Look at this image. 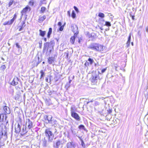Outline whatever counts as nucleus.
Instances as JSON below:
<instances>
[{"label":"nucleus","instance_id":"1","mask_svg":"<svg viewBox=\"0 0 148 148\" xmlns=\"http://www.w3.org/2000/svg\"><path fill=\"white\" fill-rule=\"evenodd\" d=\"M46 137L42 140V145L43 147H46L48 144V143L52 142L54 138V135L49 130H46L45 132Z\"/></svg>","mask_w":148,"mask_h":148},{"label":"nucleus","instance_id":"2","mask_svg":"<svg viewBox=\"0 0 148 148\" xmlns=\"http://www.w3.org/2000/svg\"><path fill=\"white\" fill-rule=\"evenodd\" d=\"M55 43L54 40H51L49 42H47L45 43L43 48V52L45 51L47 55H49L53 49Z\"/></svg>","mask_w":148,"mask_h":148},{"label":"nucleus","instance_id":"3","mask_svg":"<svg viewBox=\"0 0 148 148\" xmlns=\"http://www.w3.org/2000/svg\"><path fill=\"white\" fill-rule=\"evenodd\" d=\"M103 45L98 43H91L88 46V48L96 51L100 52L103 51Z\"/></svg>","mask_w":148,"mask_h":148},{"label":"nucleus","instance_id":"4","mask_svg":"<svg viewBox=\"0 0 148 148\" xmlns=\"http://www.w3.org/2000/svg\"><path fill=\"white\" fill-rule=\"evenodd\" d=\"M98 73H96L95 72H93L91 75L90 80L93 85L97 84L98 80L99 79Z\"/></svg>","mask_w":148,"mask_h":148},{"label":"nucleus","instance_id":"5","mask_svg":"<svg viewBox=\"0 0 148 148\" xmlns=\"http://www.w3.org/2000/svg\"><path fill=\"white\" fill-rule=\"evenodd\" d=\"M71 116L75 120L77 121H79L81 120L80 117L77 113L75 112L72 107L71 108Z\"/></svg>","mask_w":148,"mask_h":148},{"label":"nucleus","instance_id":"6","mask_svg":"<svg viewBox=\"0 0 148 148\" xmlns=\"http://www.w3.org/2000/svg\"><path fill=\"white\" fill-rule=\"evenodd\" d=\"M7 116L5 114H0V122H3L2 123L8 122L7 120Z\"/></svg>","mask_w":148,"mask_h":148},{"label":"nucleus","instance_id":"7","mask_svg":"<svg viewBox=\"0 0 148 148\" xmlns=\"http://www.w3.org/2000/svg\"><path fill=\"white\" fill-rule=\"evenodd\" d=\"M21 126L18 123H16L15 125V132L16 134L19 133L21 131Z\"/></svg>","mask_w":148,"mask_h":148},{"label":"nucleus","instance_id":"8","mask_svg":"<svg viewBox=\"0 0 148 148\" xmlns=\"http://www.w3.org/2000/svg\"><path fill=\"white\" fill-rule=\"evenodd\" d=\"M16 17L17 15L16 14H14L13 18L10 21L4 22L3 24L4 25H10L12 24L14 22V20L16 19Z\"/></svg>","mask_w":148,"mask_h":148},{"label":"nucleus","instance_id":"9","mask_svg":"<svg viewBox=\"0 0 148 148\" xmlns=\"http://www.w3.org/2000/svg\"><path fill=\"white\" fill-rule=\"evenodd\" d=\"M71 29L74 34H76L77 35L78 34L79 32L77 31L78 27L76 25L72 24L71 25Z\"/></svg>","mask_w":148,"mask_h":148},{"label":"nucleus","instance_id":"10","mask_svg":"<svg viewBox=\"0 0 148 148\" xmlns=\"http://www.w3.org/2000/svg\"><path fill=\"white\" fill-rule=\"evenodd\" d=\"M53 119L52 116L51 115H47L44 116V119L46 121V123H49L51 119Z\"/></svg>","mask_w":148,"mask_h":148},{"label":"nucleus","instance_id":"11","mask_svg":"<svg viewBox=\"0 0 148 148\" xmlns=\"http://www.w3.org/2000/svg\"><path fill=\"white\" fill-rule=\"evenodd\" d=\"M30 8L28 5L25 8H23V9L21 11V16H23L24 13H25L28 11L29 12L30 11Z\"/></svg>","mask_w":148,"mask_h":148},{"label":"nucleus","instance_id":"12","mask_svg":"<svg viewBox=\"0 0 148 148\" xmlns=\"http://www.w3.org/2000/svg\"><path fill=\"white\" fill-rule=\"evenodd\" d=\"M7 136V131L6 129L4 130L1 129L0 131V138L2 137V136Z\"/></svg>","mask_w":148,"mask_h":148},{"label":"nucleus","instance_id":"13","mask_svg":"<svg viewBox=\"0 0 148 148\" xmlns=\"http://www.w3.org/2000/svg\"><path fill=\"white\" fill-rule=\"evenodd\" d=\"M61 141L60 140H58L55 143H54L53 147L55 148H59V146L61 144Z\"/></svg>","mask_w":148,"mask_h":148},{"label":"nucleus","instance_id":"14","mask_svg":"<svg viewBox=\"0 0 148 148\" xmlns=\"http://www.w3.org/2000/svg\"><path fill=\"white\" fill-rule=\"evenodd\" d=\"M75 145L73 143L69 142L67 143V148H75Z\"/></svg>","mask_w":148,"mask_h":148},{"label":"nucleus","instance_id":"15","mask_svg":"<svg viewBox=\"0 0 148 148\" xmlns=\"http://www.w3.org/2000/svg\"><path fill=\"white\" fill-rule=\"evenodd\" d=\"M18 78L16 77L14 78L12 82V84L13 86H15L18 83Z\"/></svg>","mask_w":148,"mask_h":148},{"label":"nucleus","instance_id":"16","mask_svg":"<svg viewBox=\"0 0 148 148\" xmlns=\"http://www.w3.org/2000/svg\"><path fill=\"white\" fill-rule=\"evenodd\" d=\"M77 34H75L73 36H72L70 38V41L73 44H74L75 39L77 36Z\"/></svg>","mask_w":148,"mask_h":148},{"label":"nucleus","instance_id":"17","mask_svg":"<svg viewBox=\"0 0 148 148\" xmlns=\"http://www.w3.org/2000/svg\"><path fill=\"white\" fill-rule=\"evenodd\" d=\"M4 110L5 113L7 114H9L10 112V111L9 108L6 106H5L4 107Z\"/></svg>","mask_w":148,"mask_h":148},{"label":"nucleus","instance_id":"18","mask_svg":"<svg viewBox=\"0 0 148 148\" xmlns=\"http://www.w3.org/2000/svg\"><path fill=\"white\" fill-rule=\"evenodd\" d=\"M46 18V16L45 15H44L43 16H39V19H38V22H42Z\"/></svg>","mask_w":148,"mask_h":148},{"label":"nucleus","instance_id":"19","mask_svg":"<svg viewBox=\"0 0 148 148\" xmlns=\"http://www.w3.org/2000/svg\"><path fill=\"white\" fill-rule=\"evenodd\" d=\"M57 121L54 119H51L49 123L51 124V125L52 126L55 125L57 123Z\"/></svg>","mask_w":148,"mask_h":148},{"label":"nucleus","instance_id":"20","mask_svg":"<svg viewBox=\"0 0 148 148\" xmlns=\"http://www.w3.org/2000/svg\"><path fill=\"white\" fill-rule=\"evenodd\" d=\"M102 23V26H106L109 27L111 25L109 21H106L105 22V23Z\"/></svg>","mask_w":148,"mask_h":148},{"label":"nucleus","instance_id":"21","mask_svg":"<svg viewBox=\"0 0 148 148\" xmlns=\"http://www.w3.org/2000/svg\"><path fill=\"white\" fill-rule=\"evenodd\" d=\"M39 31L40 32V35L41 36L44 37L46 33V31H42L41 29H40Z\"/></svg>","mask_w":148,"mask_h":148},{"label":"nucleus","instance_id":"22","mask_svg":"<svg viewBox=\"0 0 148 148\" xmlns=\"http://www.w3.org/2000/svg\"><path fill=\"white\" fill-rule=\"evenodd\" d=\"M78 128L80 130L83 129L86 132H87V130L86 129L84 126L83 125H80L78 127Z\"/></svg>","mask_w":148,"mask_h":148},{"label":"nucleus","instance_id":"23","mask_svg":"<svg viewBox=\"0 0 148 148\" xmlns=\"http://www.w3.org/2000/svg\"><path fill=\"white\" fill-rule=\"evenodd\" d=\"M131 39V36L130 34L128 38V40L126 43L127 47H128L130 44V40Z\"/></svg>","mask_w":148,"mask_h":148},{"label":"nucleus","instance_id":"24","mask_svg":"<svg viewBox=\"0 0 148 148\" xmlns=\"http://www.w3.org/2000/svg\"><path fill=\"white\" fill-rule=\"evenodd\" d=\"M71 130L72 132V134L76 136L77 133V132L76 131V130L75 129L73 128V127H71Z\"/></svg>","mask_w":148,"mask_h":148},{"label":"nucleus","instance_id":"25","mask_svg":"<svg viewBox=\"0 0 148 148\" xmlns=\"http://www.w3.org/2000/svg\"><path fill=\"white\" fill-rule=\"evenodd\" d=\"M52 32V28L51 27L49 28V31L48 32L47 37L48 38H49L50 36V35L51 34Z\"/></svg>","mask_w":148,"mask_h":148},{"label":"nucleus","instance_id":"26","mask_svg":"<svg viewBox=\"0 0 148 148\" xmlns=\"http://www.w3.org/2000/svg\"><path fill=\"white\" fill-rule=\"evenodd\" d=\"M54 60L53 57H49L48 59V62L50 64H52V63L54 62Z\"/></svg>","mask_w":148,"mask_h":148},{"label":"nucleus","instance_id":"27","mask_svg":"<svg viewBox=\"0 0 148 148\" xmlns=\"http://www.w3.org/2000/svg\"><path fill=\"white\" fill-rule=\"evenodd\" d=\"M18 49L16 51V54L17 55H18L21 53L22 52V49L21 48H18L17 49Z\"/></svg>","mask_w":148,"mask_h":148},{"label":"nucleus","instance_id":"28","mask_svg":"<svg viewBox=\"0 0 148 148\" xmlns=\"http://www.w3.org/2000/svg\"><path fill=\"white\" fill-rule=\"evenodd\" d=\"M28 128L29 129L32 128V123L29 119L28 120Z\"/></svg>","mask_w":148,"mask_h":148},{"label":"nucleus","instance_id":"29","mask_svg":"<svg viewBox=\"0 0 148 148\" xmlns=\"http://www.w3.org/2000/svg\"><path fill=\"white\" fill-rule=\"evenodd\" d=\"M26 126L24 125H23L22 128V131L23 134H25L27 132V131H26Z\"/></svg>","mask_w":148,"mask_h":148},{"label":"nucleus","instance_id":"30","mask_svg":"<svg viewBox=\"0 0 148 148\" xmlns=\"http://www.w3.org/2000/svg\"><path fill=\"white\" fill-rule=\"evenodd\" d=\"M40 73H41V75L40 77V79H41L42 78L44 77L45 75V73L42 70H41L40 71Z\"/></svg>","mask_w":148,"mask_h":148},{"label":"nucleus","instance_id":"31","mask_svg":"<svg viewBox=\"0 0 148 148\" xmlns=\"http://www.w3.org/2000/svg\"><path fill=\"white\" fill-rule=\"evenodd\" d=\"M98 16L101 17V18H103L105 17V15L103 13L101 12H99L98 14Z\"/></svg>","mask_w":148,"mask_h":148},{"label":"nucleus","instance_id":"32","mask_svg":"<svg viewBox=\"0 0 148 148\" xmlns=\"http://www.w3.org/2000/svg\"><path fill=\"white\" fill-rule=\"evenodd\" d=\"M46 8L45 7H42L41 8V10L40 11V13H43L45 10H46Z\"/></svg>","mask_w":148,"mask_h":148},{"label":"nucleus","instance_id":"33","mask_svg":"<svg viewBox=\"0 0 148 148\" xmlns=\"http://www.w3.org/2000/svg\"><path fill=\"white\" fill-rule=\"evenodd\" d=\"M88 61L89 62L90 64V65L92 64L93 62H94V61L93 59L89 58L88 60Z\"/></svg>","mask_w":148,"mask_h":148},{"label":"nucleus","instance_id":"34","mask_svg":"<svg viewBox=\"0 0 148 148\" xmlns=\"http://www.w3.org/2000/svg\"><path fill=\"white\" fill-rule=\"evenodd\" d=\"M70 86V84L68 82H67L65 86V89H66V90H67L68 89V88H69Z\"/></svg>","mask_w":148,"mask_h":148},{"label":"nucleus","instance_id":"35","mask_svg":"<svg viewBox=\"0 0 148 148\" xmlns=\"http://www.w3.org/2000/svg\"><path fill=\"white\" fill-rule=\"evenodd\" d=\"M71 16L73 18H74L76 16V14L74 10H73L72 12Z\"/></svg>","mask_w":148,"mask_h":148},{"label":"nucleus","instance_id":"36","mask_svg":"<svg viewBox=\"0 0 148 148\" xmlns=\"http://www.w3.org/2000/svg\"><path fill=\"white\" fill-rule=\"evenodd\" d=\"M6 67L5 65H3L1 66L0 67V69L2 71H4Z\"/></svg>","mask_w":148,"mask_h":148},{"label":"nucleus","instance_id":"37","mask_svg":"<svg viewBox=\"0 0 148 148\" xmlns=\"http://www.w3.org/2000/svg\"><path fill=\"white\" fill-rule=\"evenodd\" d=\"M14 0H10L9 3V7L13 3Z\"/></svg>","mask_w":148,"mask_h":148},{"label":"nucleus","instance_id":"38","mask_svg":"<svg viewBox=\"0 0 148 148\" xmlns=\"http://www.w3.org/2000/svg\"><path fill=\"white\" fill-rule=\"evenodd\" d=\"M53 92V91L52 90H48V93L49 95L52 94Z\"/></svg>","mask_w":148,"mask_h":148},{"label":"nucleus","instance_id":"39","mask_svg":"<svg viewBox=\"0 0 148 148\" xmlns=\"http://www.w3.org/2000/svg\"><path fill=\"white\" fill-rule=\"evenodd\" d=\"M90 63L86 61L84 64V65L86 67H87V68H88V66H89Z\"/></svg>","mask_w":148,"mask_h":148},{"label":"nucleus","instance_id":"40","mask_svg":"<svg viewBox=\"0 0 148 148\" xmlns=\"http://www.w3.org/2000/svg\"><path fill=\"white\" fill-rule=\"evenodd\" d=\"M81 142V145L84 148H85V144L84 143V141H82Z\"/></svg>","mask_w":148,"mask_h":148},{"label":"nucleus","instance_id":"41","mask_svg":"<svg viewBox=\"0 0 148 148\" xmlns=\"http://www.w3.org/2000/svg\"><path fill=\"white\" fill-rule=\"evenodd\" d=\"M16 46L17 47V49L18 48H21V46L19 45L18 43H16L15 44Z\"/></svg>","mask_w":148,"mask_h":148},{"label":"nucleus","instance_id":"42","mask_svg":"<svg viewBox=\"0 0 148 148\" xmlns=\"http://www.w3.org/2000/svg\"><path fill=\"white\" fill-rule=\"evenodd\" d=\"M64 28V25H62V26H60V27L59 29V31H62Z\"/></svg>","mask_w":148,"mask_h":148},{"label":"nucleus","instance_id":"43","mask_svg":"<svg viewBox=\"0 0 148 148\" xmlns=\"http://www.w3.org/2000/svg\"><path fill=\"white\" fill-rule=\"evenodd\" d=\"M34 4V3L33 1H31L29 2V5L32 6Z\"/></svg>","mask_w":148,"mask_h":148},{"label":"nucleus","instance_id":"44","mask_svg":"<svg viewBox=\"0 0 148 148\" xmlns=\"http://www.w3.org/2000/svg\"><path fill=\"white\" fill-rule=\"evenodd\" d=\"M105 22H106V21H105L104 20L103 18H101V20H100V23L102 25V23H105Z\"/></svg>","mask_w":148,"mask_h":148},{"label":"nucleus","instance_id":"45","mask_svg":"<svg viewBox=\"0 0 148 148\" xmlns=\"http://www.w3.org/2000/svg\"><path fill=\"white\" fill-rule=\"evenodd\" d=\"M74 8L77 12H79V10L76 7L74 6Z\"/></svg>","mask_w":148,"mask_h":148},{"label":"nucleus","instance_id":"46","mask_svg":"<svg viewBox=\"0 0 148 148\" xmlns=\"http://www.w3.org/2000/svg\"><path fill=\"white\" fill-rule=\"evenodd\" d=\"M18 27H19V31H21L22 30V29L23 28V27H21V25H19L18 26Z\"/></svg>","mask_w":148,"mask_h":148},{"label":"nucleus","instance_id":"47","mask_svg":"<svg viewBox=\"0 0 148 148\" xmlns=\"http://www.w3.org/2000/svg\"><path fill=\"white\" fill-rule=\"evenodd\" d=\"M38 61L37 63V66L41 62V60H39V57H38Z\"/></svg>","mask_w":148,"mask_h":148},{"label":"nucleus","instance_id":"48","mask_svg":"<svg viewBox=\"0 0 148 148\" xmlns=\"http://www.w3.org/2000/svg\"><path fill=\"white\" fill-rule=\"evenodd\" d=\"M76 136L78 137L79 138V140L81 141H83V140H82V136H79L77 135H76Z\"/></svg>","mask_w":148,"mask_h":148},{"label":"nucleus","instance_id":"49","mask_svg":"<svg viewBox=\"0 0 148 148\" xmlns=\"http://www.w3.org/2000/svg\"><path fill=\"white\" fill-rule=\"evenodd\" d=\"M106 68H105V69H102L101 70V72H102V73H104L106 71Z\"/></svg>","mask_w":148,"mask_h":148},{"label":"nucleus","instance_id":"50","mask_svg":"<svg viewBox=\"0 0 148 148\" xmlns=\"http://www.w3.org/2000/svg\"><path fill=\"white\" fill-rule=\"evenodd\" d=\"M62 23L61 22H59L58 23V25L60 27L62 26Z\"/></svg>","mask_w":148,"mask_h":148},{"label":"nucleus","instance_id":"51","mask_svg":"<svg viewBox=\"0 0 148 148\" xmlns=\"http://www.w3.org/2000/svg\"><path fill=\"white\" fill-rule=\"evenodd\" d=\"M42 46V41L39 43V47L40 48H41Z\"/></svg>","mask_w":148,"mask_h":148},{"label":"nucleus","instance_id":"52","mask_svg":"<svg viewBox=\"0 0 148 148\" xmlns=\"http://www.w3.org/2000/svg\"><path fill=\"white\" fill-rule=\"evenodd\" d=\"M99 103L97 101H95V105H99Z\"/></svg>","mask_w":148,"mask_h":148},{"label":"nucleus","instance_id":"53","mask_svg":"<svg viewBox=\"0 0 148 148\" xmlns=\"http://www.w3.org/2000/svg\"><path fill=\"white\" fill-rule=\"evenodd\" d=\"M21 24L20 25L21 26L23 27H24L25 26V25H24V24H23L22 23H21Z\"/></svg>","mask_w":148,"mask_h":148},{"label":"nucleus","instance_id":"54","mask_svg":"<svg viewBox=\"0 0 148 148\" xmlns=\"http://www.w3.org/2000/svg\"><path fill=\"white\" fill-rule=\"evenodd\" d=\"M66 53V57L67 58L69 56V53L68 52Z\"/></svg>","mask_w":148,"mask_h":148},{"label":"nucleus","instance_id":"55","mask_svg":"<svg viewBox=\"0 0 148 148\" xmlns=\"http://www.w3.org/2000/svg\"><path fill=\"white\" fill-rule=\"evenodd\" d=\"M132 17V19L133 20H134V16L133 15H130Z\"/></svg>","mask_w":148,"mask_h":148},{"label":"nucleus","instance_id":"56","mask_svg":"<svg viewBox=\"0 0 148 148\" xmlns=\"http://www.w3.org/2000/svg\"><path fill=\"white\" fill-rule=\"evenodd\" d=\"M67 13L69 15V16H70V11H68L67 12Z\"/></svg>","mask_w":148,"mask_h":148},{"label":"nucleus","instance_id":"57","mask_svg":"<svg viewBox=\"0 0 148 148\" xmlns=\"http://www.w3.org/2000/svg\"><path fill=\"white\" fill-rule=\"evenodd\" d=\"M25 21H23L22 23H22L23 24H25Z\"/></svg>","mask_w":148,"mask_h":148},{"label":"nucleus","instance_id":"58","mask_svg":"<svg viewBox=\"0 0 148 148\" xmlns=\"http://www.w3.org/2000/svg\"><path fill=\"white\" fill-rule=\"evenodd\" d=\"M25 21H23L22 23H22L23 24H25Z\"/></svg>","mask_w":148,"mask_h":148},{"label":"nucleus","instance_id":"59","mask_svg":"<svg viewBox=\"0 0 148 148\" xmlns=\"http://www.w3.org/2000/svg\"><path fill=\"white\" fill-rule=\"evenodd\" d=\"M146 31L147 32L148 34V26H147V27H146Z\"/></svg>","mask_w":148,"mask_h":148},{"label":"nucleus","instance_id":"60","mask_svg":"<svg viewBox=\"0 0 148 148\" xmlns=\"http://www.w3.org/2000/svg\"><path fill=\"white\" fill-rule=\"evenodd\" d=\"M44 41L45 42H46L47 40V39L46 38H44Z\"/></svg>","mask_w":148,"mask_h":148},{"label":"nucleus","instance_id":"61","mask_svg":"<svg viewBox=\"0 0 148 148\" xmlns=\"http://www.w3.org/2000/svg\"><path fill=\"white\" fill-rule=\"evenodd\" d=\"M71 80H69V82H68V83L70 84L71 83Z\"/></svg>","mask_w":148,"mask_h":148},{"label":"nucleus","instance_id":"62","mask_svg":"<svg viewBox=\"0 0 148 148\" xmlns=\"http://www.w3.org/2000/svg\"><path fill=\"white\" fill-rule=\"evenodd\" d=\"M78 42L79 43H80V40L79 38L78 39Z\"/></svg>","mask_w":148,"mask_h":148},{"label":"nucleus","instance_id":"63","mask_svg":"<svg viewBox=\"0 0 148 148\" xmlns=\"http://www.w3.org/2000/svg\"><path fill=\"white\" fill-rule=\"evenodd\" d=\"M109 30V28H107V29H106V31Z\"/></svg>","mask_w":148,"mask_h":148},{"label":"nucleus","instance_id":"64","mask_svg":"<svg viewBox=\"0 0 148 148\" xmlns=\"http://www.w3.org/2000/svg\"><path fill=\"white\" fill-rule=\"evenodd\" d=\"M1 59H2V60H4V58H1Z\"/></svg>","mask_w":148,"mask_h":148}]
</instances>
